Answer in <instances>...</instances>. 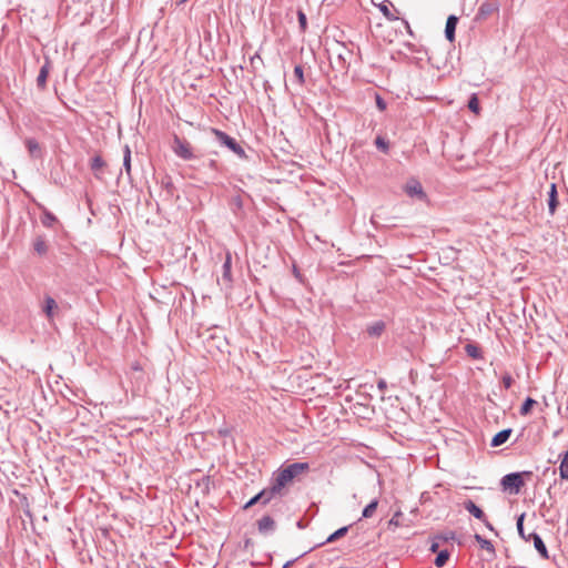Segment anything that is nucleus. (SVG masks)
<instances>
[{"label": "nucleus", "instance_id": "obj_45", "mask_svg": "<svg viewBox=\"0 0 568 568\" xmlns=\"http://www.w3.org/2000/svg\"><path fill=\"white\" fill-rule=\"evenodd\" d=\"M293 561H294V560H290V561H287V562L284 565V567H283V568H288V567L293 564Z\"/></svg>", "mask_w": 568, "mask_h": 568}, {"label": "nucleus", "instance_id": "obj_43", "mask_svg": "<svg viewBox=\"0 0 568 568\" xmlns=\"http://www.w3.org/2000/svg\"><path fill=\"white\" fill-rule=\"evenodd\" d=\"M250 500H252L253 505H256L257 503H261V498H260L258 494H256Z\"/></svg>", "mask_w": 568, "mask_h": 568}, {"label": "nucleus", "instance_id": "obj_36", "mask_svg": "<svg viewBox=\"0 0 568 568\" xmlns=\"http://www.w3.org/2000/svg\"><path fill=\"white\" fill-rule=\"evenodd\" d=\"M375 102H376V106L379 111L386 110V108H387L386 101L377 93L375 94Z\"/></svg>", "mask_w": 568, "mask_h": 568}, {"label": "nucleus", "instance_id": "obj_14", "mask_svg": "<svg viewBox=\"0 0 568 568\" xmlns=\"http://www.w3.org/2000/svg\"><path fill=\"white\" fill-rule=\"evenodd\" d=\"M464 508L479 520H485V513L471 499H467L463 504Z\"/></svg>", "mask_w": 568, "mask_h": 568}, {"label": "nucleus", "instance_id": "obj_16", "mask_svg": "<svg viewBox=\"0 0 568 568\" xmlns=\"http://www.w3.org/2000/svg\"><path fill=\"white\" fill-rule=\"evenodd\" d=\"M513 433V429L511 428H506V429H503L500 432H498L491 439L490 442V446L491 447H499L501 446L503 444H505L510 435Z\"/></svg>", "mask_w": 568, "mask_h": 568}, {"label": "nucleus", "instance_id": "obj_46", "mask_svg": "<svg viewBox=\"0 0 568 568\" xmlns=\"http://www.w3.org/2000/svg\"><path fill=\"white\" fill-rule=\"evenodd\" d=\"M165 186H166L168 189H170V187H172V183H171V182H168V183L165 184Z\"/></svg>", "mask_w": 568, "mask_h": 568}, {"label": "nucleus", "instance_id": "obj_18", "mask_svg": "<svg viewBox=\"0 0 568 568\" xmlns=\"http://www.w3.org/2000/svg\"><path fill=\"white\" fill-rule=\"evenodd\" d=\"M231 267H232V256H231V253L227 252L226 256H225V261L222 266V280L229 284L232 282Z\"/></svg>", "mask_w": 568, "mask_h": 568}, {"label": "nucleus", "instance_id": "obj_35", "mask_svg": "<svg viewBox=\"0 0 568 568\" xmlns=\"http://www.w3.org/2000/svg\"><path fill=\"white\" fill-rule=\"evenodd\" d=\"M297 20H298L301 30L304 32L307 28V18H306V14L302 10L297 11Z\"/></svg>", "mask_w": 568, "mask_h": 568}, {"label": "nucleus", "instance_id": "obj_8", "mask_svg": "<svg viewBox=\"0 0 568 568\" xmlns=\"http://www.w3.org/2000/svg\"><path fill=\"white\" fill-rule=\"evenodd\" d=\"M282 490L276 487V484L273 481L272 485L267 488H264L258 493V496L261 498V504L266 505L268 504L275 496H281Z\"/></svg>", "mask_w": 568, "mask_h": 568}, {"label": "nucleus", "instance_id": "obj_28", "mask_svg": "<svg viewBox=\"0 0 568 568\" xmlns=\"http://www.w3.org/2000/svg\"><path fill=\"white\" fill-rule=\"evenodd\" d=\"M348 531V526H344V527H341L338 528L336 531H334L333 534H331L328 536V538L326 539V542H334L336 541L337 539L344 537Z\"/></svg>", "mask_w": 568, "mask_h": 568}, {"label": "nucleus", "instance_id": "obj_30", "mask_svg": "<svg viewBox=\"0 0 568 568\" xmlns=\"http://www.w3.org/2000/svg\"><path fill=\"white\" fill-rule=\"evenodd\" d=\"M41 222L45 227H52V225L57 222V217L49 211H44L41 216Z\"/></svg>", "mask_w": 568, "mask_h": 568}, {"label": "nucleus", "instance_id": "obj_29", "mask_svg": "<svg viewBox=\"0 0 568 568\" xmlns=\"http://www.w3.org/2000/svg\"><path fill=\"white\" fill-rule=\"evenodd\" d=\"M449 556H450V554L446 549L438 551V554L435 558V565L439 568L444 567L445 564L447 562V560L449 559Z\"/></svg>", "mask_w": 568, "mask_h": 568}, {"label": "nucleus", "instance_id": "obj_17", "mask_svg": "<svg viewBox=\"0 0 568 568\" xmlns=\"http://www.w3.org/2000/svg\"><path fill=\"white\" fill-rule=\"evenodd\" d=\"M33 251L39 255H45L48 253V244L44 235H37L33 239Z\"/></svg>", "mask_w": 568, "mask_h": 568}, {"label": "nucleus", "instance_id": "obj_10", "mask_svg": "<svg viewBox=\"0 0 568 568\" xmlns=\"http://www.w3.org/2000/svg\"><path fill=\"white\" fill-rule=\"evenodd\" d=\"M275 520L268 515L263 516L260 520H257V529L262 535L272 534L275 530Z\"/></svg>", "mask_w": 568, "mask_h": 568}, {"label": "nucleus", "instance_id": "obj_25", "mask_svg": "<svg viewBox=\"0 0 568 568\" xmlns=\"http://www.w3.org/2000/svg\"><path fill=\"white\" fill-rule=\"evenodd\" d=\"M374 143L379 151H382L383 153H388L389 142L386 138L377 135Z\"/></svg>", "mask_w": 568, "mask_h": 568}, {"label": "nucleus", "instance_id": "obj_42", "mask_svg": "<svg viewBox=\"0 0 568 568\" xmlns=\"http://www.w3.org/2000/svg\"><path fill=\"white\" fill-rule=\"evenodd\" d=\"M209 166L213 170H217V162L215 160H211L209 162Z\"/></svg>", "mask_w": 568, "mask_h": 568}, {"label": "nucleus", "instance_id": "obj_23", "mask_svg": "<svg viewBox=\"0 0 568 568\" xmlns=\"http://www.w3.org/2000/svg\"><path fill=\"white\" fill-rule=\"evenodd\" d=\"M105 165V162L103 161V159L100 156V155H95L94 158H92L91 160V164H90V168L91 170L94 172V175L99 179L100 175L98 174V172L100 170L103 169V166Z\"/></svg>", "mask_w": 568, "mask_h": 568}, {"label": "nucleus", "instance_id": "obj_33", "mask_svg": "<svg viewBox=\"0 0 568 568\" xmlns=\"http://www.w3.org/2000/svg\"><path fill=\"white\" fill-rule=\"evenodd\" d=\"M468 109L474 112H479V100L476 94H473L468 100Z\"/></svg>", "mask_w": 568, "mask_h": 568}, {"label": "nucleus", "instance_id": "obj_3", "mask_svg": "<svg viewBox=\"0 0 568 568\" xmlns=\"http://www.w3.org/2000/svg\"><path fill=\"white\" fill-rule=\"evenodd\" d=\"M524 518H525V514H521L518 518H517V530H518V534L519 536L525 540V541H532L534 546H535V549L539 552V555L544 558V559H548L549 556H548V550H547V547L542 540V538L540 537V535H538L537 532H530L528 535L525 534L524 531Z\"/></svg>", "mask_w": 568, "mask_h": 568}, {"label": "nucleus", "instance_id": "obj_26", "mask_svg": "<svg viewBox=\"0 0 568 568\" xmlns=\"http://www.w3.org/2000/svg\"><path fill=\"white\" fill-rule=\"evenodd\" d=\"M378 506V500L373 499L364 509H363V518H371L374 516Z\"/></svg>", "mask_w": 568, "mask_h": 568}, {"label": "nucleus", "instance_id": "obj_22", "mask_svg": "<svg viewBox=\"0 0 568 568\" xmlns=\"http://www.w3.org/2000/svg\"><path fill=\"white\" fill-rule=\"evenodd\" d=\"M123 169L129 178H131V149L126 144L123 150Z\"/></svg>", "mask_w": 568, "mask_h": 568}, {"label": "nucleus", "instance_id": "obj_2", "mask_svg": "<svg viewBox=\"0 0 568 568\" xmlns=\"http://www.w3.org/2000/svg\"><path fill=\"white\" fill-rule=\"evenodd\" d=\"M531 476L532 473L529 470L510 473L501 478L500 486L505 491H509L510 494H518L525 485V478L529 479Z\"/></svg>", "mask_w": 568, "mask_h": 568}, {"label": "nucleus", "instance_id": "obj_11", "mask_svg": "<svg viewBox=\"0 0 568 568\" xmlns=\"http://www.w3.org/2000/svg\"><path fill=\"white\" fill-rule=\"evenodd\" d=\"M558 205H559V201H558L557 185H556V183H551L549 191H548V211L551 216L555 214Z\"/></svg>", "mask_w": 568, "mask_h": 568}, {"label": "nucleus", "instance_id": "obj_27", "mask_svg": "<svg viewBox=\"0 0 568 568\" xmlns=\"http://www.w3.org/2000/svg\"><path fill=\"white\" fill-rule=\"evenodd\" d=\"M536 404H537V402L534 398L527 397L520 407V410H519L520 415H523V416L528 415Z\"/></svg>", "mask_w": 568, "mask_h": 568}, {"label": "nucleus", "instance_id": "obj_39", "mask_svg": "<svg viewBox=\"0 0 568 568\" xmlns=\"http://www.w3.org/2000/svg\"><path fill=\"white\" fill-rule=\"evenodd\" d=\"M337 60L339 63V70H345L346 69L345 60L343 59L342 54H338Z\"/></svg>", "mask_w": 568, "mask_h": 568}, {"label": "nucleus", "instance_id": "obj_19", "mask_svg": "<svg viewBox=\"0 0 568 568\" xmlns=\"http://www.w3.org/2000/svg\"><path fill=\"white\" fill-rule=\"evenodd\" d=\"M464 349L466 352V354L474 358V359H481L483 358V352H481V348L475 344V343H467L465 346H464Z\"/></svg>", "mask_w": 568, "mask_h": 568}, {"label": "nucleus", "instance_id": "obj_6", "mask_svg": "<svg viewBox=\"0 0 568 568\" xmlns=\"http://www.w3.org/2000/svg\"><path fill=\"white\" fill-rule=\"evenodd\" d=\"M404 191L409 197H416L418 200H425L426 193L420 182L414 178L409 179L404 185Z\"/></svg>", "mask_w": 568, "mask_h": 568}, {"label": "nucleus", "instance_id": "obj_5", "mask_svg": "<svg viewBox=\"0 0 568 568\" xmlns=\"http://www.w3.org/2000/svg\"><path fill=\"white\" fill-rule=\"evenodd\" d=\"M172 149L174 153L183 160H192L195 158L190 142L180 139L178 135L174 136Z\"/></svg>", "mask_w": 568, "mask_h": 568}, {"label": "nucleus", "instance_id": "obj_32", "mask_svg": "<svg viewBox=\"0 0 568 568\" xmlns=\"http://www.w3.org/2000/svg\"><path fill=\"white\" fill-rule=\"evenodd\" d=\"M294 78L300 87H302L304 84L305 79H304V70H303L302 65H300V64L295 65Z\"/></svg>", "mask_w": 568, "mask_h": 568}, {"label": "nucleus", "instance_id": "obj_34", "mask_svg": "<svg viewBox=\"0 0 568 568\" xmlns=\"http://www.w3.org/2000/svg\"><path fill=\"white\" fill-rule=\"evenodd\" d=\"M455 538H456V534L452 530L444 531L435 537V539L442 540L444 542L455 540Z\"/></svg>", "mask_w": 568, "mask_h": 568}, {"label": "nucleus", "instance_id": "obj_12", "mask_svg": "<svg viewBox=\"0 0 568 568\" xmlns=\"http://www.w3.org/2000/svg\"><path fill=\"white\" fill-rule=\"evenodd\" d=\"M386 329V324L384 321H375L367 325L366 333L371 337H379Z\"/></svg>", "mask_w": 568, "mask_h": 568}, {"label": "nucleus", "instance_id": "obj_21", "mask_svg": "<svg viewBox=\"0 0 568 568\" xmlns=\"http://www.w3.org/2000/svg\"><path fill=\"white\" fill-rule=\"evenodd\" d=\"M26 146L31 156L39 158L41 155V148L36 139H27Z\"/></svg>", "mask_w": 568, "mask_h": 568}, {"label": "nucleus", "instance_id": "obj_38", "mask_svg": "<svg viewBox=\"0 0 568 568\" xmlns=\"http://www.w3.org/2000/svg\"><path fill=\"white\" fill-rule=\"evenodd\" d=\"M377 388L381 390V392H384L386 388H387V383L385 379H379L377 382Z\"/></svg>", "mask_w": 568, "mask_h": 568}, {"label": "nucleus", "instance_id": "obj_13", "mask_svg": "<svg viewBox=\"0 0 568 568\" xmlns=\"http://www.w3.org/2000/svg\"><path fill=\"white\" fill-rule=\"evenodd\" d=\"M458 22V18L456 16H449L445 26V37L448 41L453 42L455 40V31Z\"/></svg>", "mask_w": 568, "mask_h": 568}, {"label": "nucleus", "instance_id": "obj_20", "mask_svg": "<svg viewBox=\"0 0 568 568\" xmlns=\"http://www.w3.org/2000/svg\"><path fill=\"white\" fill-rule=\"evenodd\" d=\"M474 538L478 542V545L480 546L481 549L488 551L491 556H495V554H496L495 547L490 540L485 539L479 534H475Z\"/></svg>", "mask_w": 568, "mask_h": 568}, {"label": "nucleus", "instance_id": "obj_24", "mask_svg": "<svg viewBox=\"0 0 568 568\" xmlns=\"http://www.w3.org/2000/svg\"><path fill=\"white\" fill-rule=\"evenodd\" d=\"M559 475L561 479H568V449L562 455L560 466H559Z\"/></svg>", "mask_w": 568, "mask_h": 568}, {"label": "nucleus", "instance_id": "obj_40", "mask_svg": "<svg viewBox=\"0 0 568 568\" xmlns=\"http://www.w3.org/2000/svg\"><path fill=\"white\" fill-rule=\"evenodd\" d=\"M438 548H439L438 542L434 541V542L430 545L429 550H430L432 552H437V554H438Z\"/></svg>", "mask_w": 568, "mask_h": 568}, {"label": "nucleus", "instance_id": "obj_1", "mask_svg": "<svg viewBox=\"0 0 568 568\" xmlns=\"http://www.w3.org/2000/svg\"><path fill=\"white\" fill-rule=\"evenodd\" d=\"M308 463H293L290 464L274 474L273 481L276 484L282 491L283 489L293 481L297 476L308 471Z\"/></svg>", "mask_w": 568, "mask_h": 568}, {"label": "nucleus", "instance_id": "obj_31", "mask_svg": "<svg viewBox=\"0 0 568 568\" xmlns=\"http://www.w3.org/2000/svg\"><path fill=\"white\" fill-rule=\"evenodd\" d=\"M390 7H393V3L390 1H384L379 4V10L383 12V14L388 19V20H395L396 17H394L390 12Z\"/></svg>", "mask_w": 568, "mask_h": 568}, {"label": "nucleus", "instance_id": "obj_37", "mask_svg": "<svg viewBox=\"0 0 568 568\" xmlns=\"http://www.w3.org/2000/svg\"><path fill=\"white\" fill-rule=\"evenodd\" d=\"M501 381H503V385L506 389H509L514 383L511 375L508 373L503 376Z\"/></svg>", "mask_w": 568, "mask_h": 568}, {"label": "nucleus", "instance_id": "obj_44", "mask_svg": "<svg viewBox=\"0 0 568 568\" xmlns=\"http://www.w3.org/2000/svg\"><path fill=\"white\" fill-rule=\"evenodd\" d=\"M252 506H254V505H253V503H252V500H248V501L244 505V507H243V508H244V509H248V508H251Z\"/></svg>", "mask_w": 568, "mask_h": 568}, {"label": "nucleus", "instance_id": "obj_41", "mask_svg": "<svg viewBox=\"0 0 568 568\" xmlns=\"http://www.w3.org/2000/svg\"><path fill=\"white\" fill-rule=\"evenodd\" d=\"M481 521L485 524V526H486L489 530H491V531H494V530H495V529H494V526H493V525L487 520V517H486V516H485V520H481Z\"/></svg>", "mask_w": 568, "mask_h": 568}, {"label": "nucleus", "instance_id": "obj_7", "mask_svg": "<svg viewBox=\"0 0 568 568\" xmlns=\"http://www.w3.org/2000/svg\"><path fill=\"white\" fill-rule=\"evenodd\" d=\"M41 308H42V312L45 315L48 322L50 324H53L54 316L57 315V313L59 311V305L55 302V300L53 297H51L50 295H45L43 298Z\"/></svg>", "mask_w": 568, "mask_h": 568}, {"label": "nucleus", "instance_id": "obj_4", "mask_svg": "<svg viewBox=\"0 0 568 568\" xmlns=\"http://www.w3.org/2000/svg\"><path fill=\"white\" fill-rule=\"evenodd\" d=\"M211 133L215 136L216 141L221 145L226 146L240 158H246L244 149L236 142L235 139L215 128H211Z\"/></svg>", "mask_w": 568, "mask_h": 568}, {"label": "nucleus", "instance_id": "obj_9", "mask_svg": "<svg viewBox=\"0 0 568 568\" xmlns=\"http://www.w3.org/2000/svg\"><path fill=\"white\" fill-rule=\"evenodd\" d=\"M498 10V7L494 2H483L478 11L476 13L475 20L480 21L487 19L489 16H491L495 11Z\"/></svg>", "mask_w": 568, "mask_h": 568}, {"label": "nucleus", "instance_id": "obj_15", "mask_svg": "<svg viewBox=\"0 0 568 568\" xmlns=\"http://www.w3.org/2000/svg\"><path fill=\"white\" fill-rule=\"evenodd\" d=\"M50 68H51V62L49 61V59H45V62L41 67L40 72H39L38 78H37V85H38V88H40V89H44L45 88L47 79H48V75H49V72H50Z\"/></svg>", "mask_w": 568, "mask_h": 568}]
</instances>
